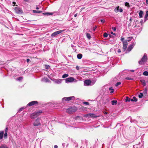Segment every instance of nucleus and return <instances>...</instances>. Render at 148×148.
Masks as SVG:
<instances>
[{
    "label": "nucleus",
    "instance_id": "obj_10",
    "mask_svg": "<svg viewBox=\"0 0 148 148\" xmlns=\"http://www.w3.org/2000/svg\"><path fill=\"white\" fill-rule=\"evenodd\" d=\"M135 45V43H133L132 44L130 45V46L128 47L126 51H128V52H129L133 48Z\"/></svg>",
    "mask_w": 148,
    "mask_h": 148
},
{
    "label": "nucleus",
    "instance_id": "obj_41",
    "mask_svg": "<svg viewBox=\"0 0 148 148\" xmlns=\"http://www.w3.org/2000/svg\"><path fill=\"white\" fill-rule=\"evenodd\" d=\"M124 38L123 37H121V40L123 42L124 41Z\"/></svg>",
    "mask_w": 148,
    "mask_h": 148
},
{
    "label": "nucleus",
    "instance_id": "obj_34",
    "mask_svg": "<svg viewBox=\"0 0 148 148\" xmlns=\"http://www.w3.org/2000/svg\"><path fill=\"white\" fill-rule=\"evenodd\" d=\"M7 133L5 132L4 135V138H6L7 137Z\"/></svg>",
    "mask_w": 148,
    "mask_h": 148
},
{
    "label": "nucleus",
    "instance_id": "obj_3",
    "mask_svg": "<svg viewBox=\"0 0 148 148\" xmlns=\"http://www.w3.org/2000/svg\"><path fill=\"white\" fill-rule=\"evenodd\" d=\"M42 120L40 118H37L34 122L33 125L35 126H38L41 125Z\"/></svg>",
    "mask_w": 148,
    "mask_h": 148
},
{
    "label": "nucleus",
    "instance_id": "obj_55",
    "mask_svg": "<svg viewBox=\"0 0 148 148\" xmlns=\"http://www.w3.org/2000/svg\"><path fill=\"white\" fill-rule=\"evenodd\" d=\"M36 10H38L39 9V8L38 7H36Z\"/></svg>",
    "mask_w": 148,
    "mask_h": 148
},
{
    "label": "nucleus",
    "instance_id": "obj_13",
    "mask_svg": "<svg viewBox=\"0 0 148 148\" xmlns=\"http://www.w3.org/2000/svg\"><path fill=\"white\" fill-rule=\"evenodd\" d=\"M91 83L90 80H87L85 81L84 82V85L86 86H88Z\"/></svg>",
    "mask_w": 148,
    "mask_h": 148
},
{
    "label": "nucleus",
    "instance_id": "obj_7",
    "mask_svg": "<svg viewBox=\"0 0 148 148\" xmlns=\"http://www.w3.org/2000/svg\"><path fill=\"white\" fill-rule=\"evenodd\" d=\"M14 9L16 12L18 14H20L23 13L22 10L19 8L17 7H15Z\"/></svg>",
    "mask_w": 148,
    "mask_h": 148
},
{
    "label": "nucleus",
    "instance_id": "obj_32",
    "mask_svg": "<svg viewBox=\"0 0 148 148\" xmlns=\"http://www.w3.org/2000/svg\"><path fill=\"white\" fill-rule=\"evenodd\" d=\"M143 96V94L142 93H140L138 95V97L139 98H142Z\"/></svg>",
    "mask_w": 148,
    "mask_h": 148
},
{
    "label": "nucleus",
    "instance_id": "obj_30",
    "mask_svg": "<svg viewBox=\"0 0 148 148\" xmlns=\"http://www.w3.org/2000/svg\"><path fill=\"white\" fill-rule=\"evenodd\" d=\"M143 74L144 75L147 76L148 75V72L147 71H145L143 72Z\"/></svg>",
    "mask_w": 148,
    "mask_h": 148
},
{
    "label": "nucleus",
    "instance_id": "obj_56",
    "mask_svg": "<svg viewBox=\"0 0 148 148\" xmlns=\"http://www.w3.org/2000/svg\"><path fill=\"white\" fill-rule=\"evenodd\" d=\"M131 71L132 72H134V70H131Z\"/></svg>",
    "mask_w": 148,
    "mask_h": 148
},
{
    "label": "nucleus",
    "instance_id": "obj_45",
    "mask_svg": "<svg viewBox=\"0 0 148 148\" xmlns=\"http://www.w3.org/2000/svg\"><path fill=\"white\" fill-rule=\"evenodd\" d=\"M112 29L114 31H115L116 29V27H113Z\"/></svg>",
    "mask_w": 148,
    "mask_h": 148
},
{
    "label": "nucleus",
    "instance_id": "obj_31",
    "mask_svg": "<svg viewBox=\"0 0 148 148\" xmlns=\"http://www.w3.org/2000/svg\"><path fill=\"white\" fill-rule=\"evenodd\" d=\"M133 38V37H129L128 38V40H127V41L129 42L131 40H132Z\"/></svg>",
    "mask_w": 148,
    "mask_h": 148
},
{
    "label": "nucleus",
    "instance_id": "obj_54",
    "mask_svg": "<svg viewBox=\"0 0 148 148\" xmlns=\"http://www.w3.org/2000/svg\"><path fill=\"white\" fill-rule=\"evenodd\" d=\"M77 16V14H75L74 15V16L75 17H76Z\"/></svg>",
    "mask_w": 148,
    "mask_h": 148
},
{
    "label": "nucleus",
    "instance_id": "obj_43",
    "mask_svg": "<svg viewBox=\"0 0 148 148\" xmlns=\"http://www.w3.org/2000/svg\"><path fill=\"white\" fill-rule=\"evenodd\" d=\"M8 130V127H7L5 128V132L7 133Z\"/></svg>",
    "mask_w": 148,
    "mask_h": 148
},
{
    "label": "nucleus",
    "instance_id": "obj_36",
    "mask_svg": "<svg viewBox=\"0 0 148 148\" xmlns=\"http://www.w3.org/2000/svg\"><path fill=\"white\" fill-rule=\"evenodd\" d=\"M121 84V82H117L115 86H118L119 85H120Z\"/></svg>",
    "mask_w": 148,
    "mask_h": 148
},
{
    "label": "nucleus",
    "instance_id": "obj_2",
    "mask_svg": "<svg viewBox=\"0 0 148 148\" xmlns=\"http://www.w3.org/2000/svg\"><path fill=\"white\" fill-rule=\"evenodd\" d=\"M147 60V55L145 53L141 60L138 62V63L140 64H143L146 62Z\"/></svg>",
    "mask_w": 148,
    "mask_h": 148
},
{
    "label": "nucleus",
    "instance_id": "obj_23",
    "mask_svg": "<svg viewBox=\"0 0 148 148\" xmlns=\"http://www.w3.org/2000/svg\"><path fill=\"white\" fill-rule=\"evenodd\" d=\"M112 105H113L116 104L117 101L116 100H112L111 101Z\"/></svg>",
    "mask_w": 148,
    "mask_h": 148
},
{
    "label": "nucleus",
    "instance_id": "obj_47",
    "mask_svg": "<svg viewBox=\"0 0 148 148\" xmlns=\"http://www.w3.org/2000/svg\"><path fill=\"white\" fill-rule=\"evenodd\" d=\"M15 3H16L15 2H13L12 3L13 5V6H14V5H15Z\"/></svg>",
    "mask_w": 148,
    "mask_h": 148
},
{
    "label": "nucleus",
    "instance_id": "obj_53",
    "mask_svg": "<svg viewBox=\"0 0 148 148\" xmlns=\"http://www.w3.org/2000/svg\"><path fill=\"white\" fill-rule=\"evenodd\" d=\"M111 34H114V35H115V34H114V33H113L112 32H111Z\"/></svg>",
    "mask_w": 148,
    "mask_h": 148
},
{
    "label": "nucleus",
    "instance_id": "obj_49",
    "mask_svg": "<svg viewBox=\"0 0 148 148\" xmlns=\"http://www.w3.org/2000/svg\"><path fill=\"white\" fill-rule=\"evenodd\" d=\"M58 146L57 145H55L54 146V148H58Z\"/></svg>",
    "mask_w": 148,
    "mask_h": 148
},
{
    "label": "nucleus",
    "instance_id": "obj_44",
    "mask_svg": "<svg viewBox=\"0 0 148 148\" xmlns=\"http://www.w3.org/2000/svg\"><path fill=\"white\" fill-rule=\"evenodd\" d=\"M100 21L102 23H104V20L103 19H101Z\"/></svg>",
    "mask_w": 148,
    "mask_h": 148
},
{
    "label": "nucleus",
    "instance_id": "obj_14",
    "mask_svg": "<svg viewBox=\"0 0 148 148\" xmlns=\"http://www.w3.org/2000/svg\"><path fill=\"white\" fill-rule=\"evenodd\" d=\"M38 102L36 101H33L27 104V106H31L34 105L35 104H37Z\"/></svg>",
    "mask_w": 148,
    "mask_h": 148
},
{
    "label": "nucleus",
    "instance_id": "obj_27",
    "mask_svg": "<svg viewBox=\"0 0 148 148\" xmlns=\"http://www.w3.org/2000/svg\"><path fill=\"white\" fill-rule=\"evenodd\" d=\"M68 76H69L68 74H64L62 75V77L63 78H65L68 77Z\"/></svg>",
    "mask_w": 148,
    "mask_h": 148
},
{
    "label": "nucleus",
    "instance_id": "obj_25",
    "mask_svg": "<svg viewBox=\"0 0 148 148\" xmlns=\"http://www.w3.org/2000/svg\"><path fill=\"white\" fill-rule=\"evenodd\" d=\"M140 82L143 86H145L146 85L145 82V80L142 79L140 80Z\"/></svg>",
    "mask_w": 148,
    "mask_h": 148
},
{
    "label": "nucleus",
    "instance_id": "obj_1",
    "mask_svg": "<svg viewBox=\"0 0 148 148\" xmlns=\"http://www.w3.org/2000/svg\"><path fill=\"white\" fill-rule=\"evenodd\" d=\"M42 112V111L41 110L35 112L31 114L30 117L32 119H34L40 115Z\"/></svg>",
    "mask_w": 148,
    "mask_h": 148
},
{
    "label": "nucleus",
    "instance_id": "obj_42",
    "mask_svg": "<svg viewBox=\"0 0 148 148\" xmlns=\"http://www.w3.org/2000/svg\"><path fill=\"white\" fill-rule=\"evenodd\" d=\"M126 79H127V80H130V79H131L130 78H129V77H127L126 78Z\"/></svg>",
    "mask_w": 148,
    "mask_h": 148
},
{
    "label": "nucleus",
    "instance_id": "obj_46",
    "mask_svg": "<svg viewBox=\"0 0 148 148\" xmlns=\"http://www.w3.org/2000/svg\"><path fill=\"white\" fill-rule=\"evenodd\" d=\"M76 69L77 70H78L79 69V67L77 66H76Z\"/></svg>",
    "mask_w": 148,
    "mask_h": 148
},
{
    "label": "nucleus",
    "instance_id": "obj_19",
    "mask_svg": "<svg viewBox=\"0 0 148 148\" xmlns=\"http://www.w3.org/2000/svg\"><path fill=\"white\" fill-rule=\"evenodd\" d=\"M4 131H2L0 132V139H2L3 137V136L4 134Z\"/></svg>",
    "mask_w": 148,
    "mask_h": 148
},
{
    "label": "nucleus",
    "instance_id": "obj_15",
    "mask_svg": "<svg viewBox=\"0 0 148 148\" xmlns=\"http://www.w3.org/2000/svg\"><path fill=\"white\" fill-rule=\"evenodd\" d=\"M119 6H118L114 10V11L116 12H123V10L121 8H120L119 9Z\"/></svg>",
    "mask_w": 148,
    "mask_h": 148
},
{
    "label": "nucleus",
    "instance_id": "obj_17",
    "mask_svg": "<svg viewBox=\"0 0 148 148\" xmlns=\"http://www.w3.org/2000/svg\"><path fill=\"white\" fill-rule=\"evenodd\" d=\"M145 20L148 19V10L147 11L145 16Z\"/></svg>",
    "mask_w": 148,
    "mask_h": 148
},
{
    "label": "nucleus",
    "instance_id": "obj_26",
    "mask_svg": "<svg viewBox=\"0 0 148 148\" xmlns=\"http://www.w3.org/2000/svg\"><path fill=\"white\" fill-rule=\"evenodd\" d=\"M33 12L34 13H40L42 12V11L39 10H33Z\"/></svg>",
    "mask_w": 148,
    "mask_h": 148
},
{
    "label": "nucleus",
    "instance_id": "obj_4",
    "mask_svg": "<svg viewBox=\"0 0 148 148\" xmlns=\"http://www.w3.org/2000/svg\"><path fill=\"white\" fill-rule=\"evenodd\" d=\"M65 82L66 83H68L69 82H76L77 80L75 79L73 77H70L66 78L65 79Z\"/></svg>",
    "mask_w": 148,
    "mask_h": 148
},
{
    "label": "nucleus",
    "instance_id": "obj_40",
    "mask_svg": "<svg viewBox=\"0 0 148 148\" xmlns=\"http://www.w3.org/2000/svg\"><path fill=\"white\" fill-rule=\"evenodd\" d=\"M129 5V3H128L126 2L125 3V5L126 6H128Z\"/></svg>",
    "mask_w": 148,
    "mask_h": 148
},
{
    "label": "nucleus",
    "instance_id": "obj_39",
    "mask_svg": "<svg viewBox=\"0 0 148 148\" xmlns=\"http://www.w3.org/2000/svg\"><path fill=\"white\" fill-rule=\"evenodd\" d=\"M83 103L86 105H89V103L88 102H85Z\"/></svg>",
    "mask_w": 148,
    "mask_h": 148
},
{
    "label": "nucleus",
    "instance_id": "obj_5",
    "mask_svg": "<svg viewBox=\"0 0 148 148\" xmlns=\"http://www.w3.org/2000/svg\"><path fill=\"white\" fill-rule=\"evenodd\" d=\"M77 110V109L76 107H73L67 109L66 110V112L69 113H71L73 112H75Z\"/></svg>",
    "mask_w": 148,
    "mask_h": 148
},
{
    "label": "nucleus",
    "instance_id": "obj_24",
    "mask_svg": "<svg viewBox=\"0 0 148 148\" xmlns=\"http://www.w3.org/2000/svg\"><path fill=\"white\" fill-rule=\"evenodd\" d=\"M137 101V99H136L135 97H133V98L131 99V101Z\"/></svg>",
    "mask_w": 148,
    "mask_h": 148
},
{
    "label": "nucleus",
    "instance_id": "obj_37",
    "mask_svg": "<svg viewBox=\"0 0 148 148\" xmlns=\"http://www.w3.org/2000/svg\"><path fill=\"white\" fill-rule=\"evenodd\" d=\"M103 36L105 37H107L108 36V34L106 33H105L103 34Z\"/></svg>",
    "mask_w": 148,
    "mask_h": 148
},
{
    "label": "nucleus",
    "instance_id": "obj_28",
    "mask_svg": "<svg viewBox=\"0 0 148 148\" xmlns=\"http://www.w3.org/2000/svg\"><path fill=\"white\" fill-rule=\"evenodd\" d=\"M130 101H131V99H130V98H129L128 97H126V98L125 99V101L126 102H130Z\"/></svg>",
    "mask_w": 148,
    "mask_h": 148
},
{
    "label": "nucleus",
    "instance_id": "obj_58",
    "mask_svg": "<svg viewBox=\"0 0 148 148\" xmlns=\"http://www.w3.org/2000/svg\"><path fill=\"white\" fill-rule=\"evenodd\" d=\"M49 66H48L47 67V69H49Z\"/></svg>",
    "mask_w": 148,
    "mask_h": 148
},
{
    "label": "nucleus",
    "instance_id": "obj_50",
    "mask_svg": "<svg viewBox=\"0 0 148 148\" xmlns=\"http://www.w3.org/2000/svg\"><path fill=\"white\" fill-rule=\"evenodd\" d=\"M30 60L29 59H27V62H29V61Z\"/></svg>",
    "mask_w": 148,
    "mask_h": 148
},
{
    "label": "nucleus",
    "instance_id": "obj_9",
    "mask_svg": "<svg viewBox=\"0 0 148 148\" xmlns=\"http://www.w3.org/2000/svg\"><path fill=\"white\" fill-rule=\"evenodd\" d=\"M123 48L124 51L126 50L127 45V40H125L123 41Z\"/></svg>",
    "mask_w": 148,
    "mask_h": 148
},
{
    "label": "nucleus",
    "instance_id": "obj_33",
    "mask_svg": "<svg viewBox=\"0 0 148 148\" xmlns=\"http://www.w3.org/2000/svg\"><path fill=\"white\" fill-rule=\"evenodd\" d=\"M109 90H111L110 93H113L114 92V89L112 88L111 87L109 88Z\"/></svg>",
    "mask_w": 148,
    "mask_h": 148
},
{
    "label": "nucleus",
    "instance_id": "obj_6",
    "mask_svg": "<svg viewBox=\"0 0 148 148\" xmlns=\"http://www.w3.org/2000/svg\"><path fill=\"white\" fill-rule=\"evenodd\" d=\"M99 116H97L94 114L89 113L85 115L84 116L86 117H92L93 118L97 117Z\"/></svg>",
    "mask_w": 148,
    "mask_h": 148
},
{
    "label": "nucleus",
    "instance_id": "obj_12",
    "mask_svg": "<svg viewBox=\"0 0 148 148\" xmlns=\"http://www.w3.org/2000/svg\"><path fill=\"white\" fill-rule=\"evenodd\" d=\"M74 98V97L73 96L64 97L62 99V100L63 101H69L71 100L73 98Z\"/></svg>",
    "mask_w": 148,
    "mask_h": 148
},
{
    "label": "nucleus",
    "instance_id": "obj_51",
    "mask_svg": "<svg viewBox=\"0 0 148 148\" xmlns=\"http://www.w3.org/2000/svg\"><path fill=\"white\" fill-rule=\"evenodd\" d=\"M146 3L148 4V0H146Z\"/></svg>",
    "mask_w": 148,
    "mask_h": 148
},
{
    "label": "nucleus",
    "instance_id": "obj_48",
    "mask_svg": "<svg viewBox=\"0 0 148 148\" xmlns=\"http://www.w3.org/2000/svg\"><path fill=\"white\" fill-rule=\"evenodd\" d=\"M95 29H96V28L95 27H94L93 28V30L94 31H95Z\"/></svg>",
    "mask_w": 148,
    "mask_h": 148
},
{
    "label": "nucleus",
    "instance_id": "obj_35",
    "mask_svg": "<svg viewBox=\"0 0 148 148\" xmlns=\"http://www.w3.org/2000/svg\"><path fill=\"white\" fill-rule=\"evenodd\" d=\"M23 79V77H20L18 78L17 79V80L19 81H21Z\"/></svg>",
    "mask_w": 148,
    "mask_h": 148
},
{
    "label": "nucleus",
    "instance_id": "obj_57",
    "mask_svg": "<svg viewBox=\"0 0 148 148\" xmlns=\"http://www.w3.org/2000/svg\"><path fill=\"white\" fill-rule=\"evenodd\" d=\"M107 113H107V112H104V114H107Z\"/></svg>",
    "mask_w": 148,
    "mask_h": 148
},
{
    "label": "nucleus",
    "instance_id": "obj_20",
    "mask_svg": "<svg viewBox=\"0 0 148 148\" xmlns=\"http://www.w3.org/2000/svg\"><path fill=\"white\" fill-rule=\"evenodd\" d=\"M82 54L80 53L77 54V58L79 59H81L82 57Z\"/></svg>",
    "mask_w": 148,
    "mask_h": 148
},
{
    "label": "nucleus",
    "instance_id": "obj_38",
    "mask_svg": "<svg viewBox=\"0 0 148 148\" xmlns=\"http://www.w3.org/2000/svg\"><path fill=\"white\" fill-rule=\"evenodd\" d=\"M25 108L24 107H22L20 108L19 110L20 111L23 110Z\"/></svg>",
    "mask_w": 148,
    "mask_h": 148
},
{
    "label": "nucleus",
    "instance_id": "obj_8",
    "mask_svg": "<svg viewBox=\"0 0 148 148\" xmlns=\"http://www.w3.org/2000/svg\"><path fill=\"white\" fill-rule=\"evenodd\" d=\"M65 30H62L57 31L53 32L51 35V36H55L63 32Z\"/></svg>",
    "mask_w": 148,
    "mask_h": 148
},
{
    "label": "nucleus",
    "instance_id": "obj_52",
    "mask_svg": "<svg viewBox=\"0 0 148 148\" xmlns=\"http://www.w3.org/2000/svg\"><path fill=\"white\" fill-rule=\"evenodd\" d=\"M121 50H120V49H118V52L119 53H120V52H121Z\"/></svg>",
    "mask_w": 148,
    "mask_h": 148
},
{
    "label": "nucleus",
    "instance_id": "obj_16",
    "mask_svg": "<svg viewBox=\"0 0 148 148\" xmlns=\"http://www.w3.org/2000/svg\"><path fill=\"white\" fill-rule=\"evenodd\" d=\"M139 17L140 18H141L143 16V12L142 10H140L139 14Z\"/></svg>",
    "mask_w": 148,
    "mask_h": 148
},
{
    "label": "nucleus",
    "instance_id": "obj_11",
    "mask_svg": "<svg viewBox=\"0 0 148 148\" xmlns=\"http://www.w3.org/2000/svg\"><path fill=\"white\" fill-rule=\"evenodd\" d=\"M54 82L57 84H60L61 83L62 80L61 79H52Z\"/></svg>",
    "mask_w": 148,
    "mask_h": 148
},
{
    "label": "nucleus",
    "instance_id": "obj_18",
    "mask_svg": "<svg viewBox=\"0 0 148 148\" xmlns=\"http://www.w3.org/2000/svg\"><path fill=\"white\" fill-rule=\"evenodd\" d=\"M43 14L45 15H52L53 14V13H49V12H45L43 13Z\"/></svg>",
    "mask_w": 148,
    "mask_h": 148
},
{
    "label": "nucleus",
    "instance_id": "obj_29",
    "mask_svg": "<svg viewBox=\"0 0 148 148\" xmlns=\"http://www.w3.org/2000/svg\"><path fill=\"white\" fill-rule=\"evenodd\" d=\"M0 148H8L7 146L5 145H3L0 147Z\"/></svg>",
    "mask_w": 148,
    "mask_h": 148
},
{
    "label": "nucleus",
    "instance_id": "obj_22",
    "mask_svg": "<svg viewBox=\"0 0 148 148\" xmlns=\"http://www.w3.org/2000/svg\"><path fill=\"white\" fill-rule=\"evenodd\" d=\"M42 81L45 82H47L49 81V79L47 78H44L42 79Z\"/></svg>",
    "mask_w": 148,
    "mask_h": 148
},
{
    "label": "nucleus",
    "instance_id": "obj_21",
    "mask_svg": "<svg viewBox=\"0 0 148 148\" xmlns=\"http://www.w3.org/2000/svg\"><path fill=\"white\" fill-rule=\"evenodd\" d=\"M86 36L87 38L88 39H90L91 38V36L90 34L89 33H86Z\"/></svg>",
    "mask_w": 148,
    "mask_h": 148
}]
</instances>
